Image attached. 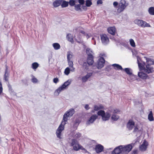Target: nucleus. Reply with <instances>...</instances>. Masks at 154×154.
Segmentation results:
<instances>
[{
	"instance_id": "f257e3e1",
	"label": "nucleus",
	"mask_w": 154,
	"mask_h": 154,
	"mask_svg": "<svg viewBox=\"0 0 154 154\" xmlns=\"http://www.w3.org/2000/svg\"><path fill=\"white\" fill-rule=\"evenodd\" d=\"M132 148L131 145L126 146H120L116 148L112 152V154H119L120 153L126 154L129 152Z\"/></svg>"
},
{
	"instance_id": "f03ea898",
	"label": "nucleus",
	"mask_w": 154,
	"mask_h": 154,
	"mask_svg": "<svg viewBox=\"0 0 154 154\" xmlns=\"http://www.w3.org/2000/svg\"><path fill=\"white\" fill-rule=\"evenodd\" d=\"M70 146L73 147L74 150L78 151L79 149L85 150V149L80 145L78 141L75 139H72L70 143Z\"/></svg>"
},
{
	"instance_id": "7ed1b4c3",
	"label": "nucleus",
	"mask_w": 154,
	"mask_h": 154,
	"mask_svg": "<svg viewBox=\"0 0 154 154\" xmlns=\"http://www.w3.org/2000/svg\"><path fill=\"white\" fill-rule=\"evenodd\" d=\"M71 83V82L69 80L65 82L60 87H59L54 92V94L55 95L58 96L60 93L65 89L66 87L69 85Z\"/></svg>"
},
{
	"instance_id": "20e7f679",
	"label": "nucleus",
	"mask_w": 154,
	"mask_h": 154,
	"mask_svg": "<svg viewBox=\"0 0 154 154\" xmlns=\"http://www.w3.org/2000/svg\"><path fill=\"white\" fill-rule=\"evenodd\" d=\"M66 124V123L65 122L62 121L57 130L56 132L57 136L60 139H62V137L61 136V132L64 130V125Z\"/></svg>"
},
{
	"instance_id": "39448f33",
	"label": "nucleus",
	"mask_w": 154,
	"mask_h": 154,
	"mask_svg": "<svg viewBox=\"0 0 154 154\" xmlns=\"http://www.w3.org/2000/svg\"><path fill=\"white\" fill-rule=\"evenodd\" d=\"M98 115L102 116V119L103 121H106L109 119L110 117V114L107 112L106 113L103 110H101L97 112Z\"/></svg>"
},
{
	"instance_id": "423d86ee",
	"label": "nucleus",
	"mask_w": 154,
	"mask_h": 154,
	"mask_svg": "<svg viewBox=\"0 0 154 154\" xmlns=\"http://www.w3.org/2000/svg\"><path fill=\"white\" fill-rule=\"evenodd\" d=\"M127 5H128L126 4V2L125 0H121L119 5L117 9L118 12L120 13L122 12Z\"/></svg>"
},
{
	"instance_id": "0eeeda50",
	"label": "nucleus",
	"mask_w": 154,
	"mask_h": 154,
	"mask_svg": "<svg viewBox=\"0 0 154 154\" xmlns=\"http://www.w3.org/2000/svg\"><path fill=\"white\" fill-rule=\"evenodd\" d=\"M74 110L73 109H71L66 112L63 116V122H66L68 120L67 118L69 116H72L74 114Z\"/></svg>"
},
{
	"instance_id": "6e6552de",
	"label": "nucleus",
	"mask_w": 154,
	"mask_h": 154,
	"mask_svg": "<svg viewBox=\"0 0 154 154\" xmlns=\"http://www.w3.org/2000/svg\"><path fill=\"white\" fill-rule=\"evenodd\" d=\"M100 37L102 43L103 44L106 45L109 43V38L106 34L101 35Z\"/></svg>"
},
{
	"instance_id": "1a4fd4ad",
	"label": "nucleus",
	"mask_w": 154,
	"mask_h": 154,
	"mask_svg": "<svg viewBox=\"0 0 154 154\" xmlns=\"http://www.w3.org/2000/svg\"><path fill=\"white\" fill-rule=\"evenodd\" d=\"M105 63V60L104 59L101 57L100 58L97 65V68L98 69H100L102 68L104 66Z\"/></svg>"
},
{
	"instance_id": "9d476101",
	"label": "nucleus",
	"mask_w": 154,
	"mask_h": 154,
	"mask_svg": "<svg viewBox=\"0 0 154 154\" xmlns=\"http://www.w3.org/2000/svg\"><path fill=\"white\" fill-rule=\"evenodd\" d=\"M97 117L98 116L96 115H92L87 122L86 124L87 125H89L93 123L95 120L97 118Z\"/></svg>"
},
{
	"instance_id": "9b49d317",
	"label": "nucleus",
	"mask_w": 154,
	"mask_h": 154,
	"mask_svg": "<svg viewBox=\"0 0 154 154\" xmlns=\"http://www.w3.org/2000/svg\"><path fill=\"white\" fill-rule=\"evenodd\" d=\"M143 70L144 72L148 74L152 73L154 71L153 68L149 65H146V68L144 67Z\"/></svg>"
},
{
	"instance_id": "f8f14e48",
	"label": "nucleus",
	"mask_w": 154,
	"mask_h": 154,
	"mask_svg": "<svg viewBox=\"0 0 154 154\" xmlns=\"http://www.w3.org/2000/svg\"><path fill=\"white\" fill-rule=\"evenodd\" d=\"M148 145V142L145 140H144L142 145L140 146V150L142 151H146Z\"/></svg>"
},
{
	"instance_id": "ddd939ff",
	"label": "nucleus",
	"mask_w": 154,
	"mask_h": 154,
	"mask_svg": "<svg viewBox=\"0 0 154 154\" xmlns=\"http://www.w3.org/2000/svg\"><path fill=\"white\" fill-rule=\"evenodd\" d=\"M103 146L100 144L96 145L95 146V150L97 153L101 152L103 151Z\"/></svg>"
},
{
	"instance_id": "4468645a",
	"label": "nucleus",
	"mask_w": 154,
	"mask_h": 154,
	"mask_svg": "<svg viewBox=\"0 0 154 154\" xmlns=\"http://www.w3.org/2000/svg\"><path fill=\"white\" fill-rule=\"evenodd\" d=\"M138 75L139 77L143 79H149V77L144 72H139L138 73Z\"/></svg>"
},
{
	"instance_id": "2eb2a0df",
	"label": "nucleus",
	"mask_w": 154,
	"mask_h": 154,
	"mask_svg": "<svg viewBox=\"0 0 154 154\" xmlns=\"http://www.w3.org/2000/svg\"><path fill=\"white\" fill-rule=\"evenodd\" d=\"M127 127L129 130H131L134 126V122L132 120H130L127 125Z\"/></svg>"
},
{
	"instance_id": "dca6fc26",
	"label": "nucleus",
	"mask_w": 154,
	"mask_h": 154,
	"mask_svg": "<svg viewBox=\"0 0 154 154\" xmlns=\"http://www.w3.org/2000/svg\"><path fill=\"white\" fill-rule=\"evenodd\" d=\"M63 0H56L53 3V6L55 8L59 6L61 4Z\"/></svg>"
},
{
	"instance_id": "f3484780",
	"label": "nucleus",
	"mask_w": 154,
	"mask_h": 154,
	"mask_svg": "<svg viewBox=\"0 0 154 154\" xmlns=\"http://www.w3.org/2000/svg\"><path fill=\"white\" fill-rule=\"evenodd\" d=\"M144 58L146 60V62L147 64V65H154V61L152 59L149 58H148L146 57H144Z\"/></svg>"
},
{
	"instance_id": "a211bd4d",
	"label": "nucleus",
	"mask_w": 154,
	"mask_h": 154,
	"mask_svg": "<svg viewBox=\"0 0 154 154\" xmlns=\"http://www.w3.org/2000/svg\"><path fill=\"white\" fill-rule=\"evenodd\" d=\"M108 32L112 35H114L116 32V28L115 27H112L108 28L107 29Z\"/></svg>"
},
{
	"instance_id": "6ab92c4d",
	"label": "nucleus",
	"mask_w": 154,
	"mask_h": 154,
	"mask_svg": "<svg viewBox=\"0 0 154 154\" xmlns=\"http://www.w3.org/2000/svg\"><path fill=\"white\" fill-rule=\"evenodd\" d=\"M92 74L91 73H88L86 75L82 77V80L83 82L87 81L88 79L91 76Z\"/></svg>"
},
{
	"instance_id": "aec40b11",
	"label": "nucleus",
	"mask_w": 154,
	"mask_h": 154,
	"mask_svg": "<svg viewBox=\"0 0 154 154\" xmlns=\"http://www.w3.org/2000/svg\"><path fill=\"white\" fill-rule=\"evenodd\" d=\"M93 59V56L91 55L90 57H88L87 60V63L90 65H92L94 62Z\"/></svg>"
},
{
	"instance_id": "412c9836",
	"label": "nucleus",
	"mask_w": 154,
	"mask_h": 154,
	"mask_svg": "<svg viewBox=\"0 0 154 154\" xmlns=\"http://www.w3.org/2000/svg\"><path fill=\"white\" fill-rule=\"evenodd\" d=\"M112 66L114 67V69H120L121 70H123L122 66L119 65V64H114L112 65Z\"/></svg>"
},
{
	"instance_id": "4be33fe9",
	"label": "nucleus",
	"mask_w": 154,
	"mask_h": 154,
	"mask_svg": "<svg viewBox=\"0 0 154 154\" xmlns=\"http://www.w3.org/2000/svg\"><path fill=\"white\" fill-rule=\"evenodd\" d=\"M94 107V110L95 111H98L103 108V107L101 105H95Z\"/></svg>"
},
{
	"instance_id": "5701e85b",
	"label": "nucleus",
	"mask_w": 154,
	"mask_h": 154,
	"mask_svg": "<svg viewBox=\"0 0 154 154\" xmlns=\"http://www.w3.org/2000/svg\"><path fill=\"white\" fill-rule=\"evenodd\" d=\"M143 21L142 20L136 19L134 21V22L135 24L141 27Z\"/></svg>"
},
{
	"instance_id": "b1692460",
	"label": "nucleus",
	"mask_w": 154,
	"mask_h": 154,
	"mask_svg": "<svg viewBox=\"0 0 154 154\" xmlns=\"http://www.w3.org/2000/svg\"><path fill=\"white\" fill-rule=\"evenodd\" d=\"M67 61L71 60L73 56L72 53L70 51H68L67 53Z\"/></svg>"
},
{
	"instance_id": "393cba45",
	"label": "nucleus",
	"mask_w": 154,
	"mask_h": 154,
	"mask_svg": "<svg viewBox=\"0 0 154 154\" xmlns=\"http://www.w3.org/2000/svg\"><path fill=\"white\" fill-rule=\"evenodd\" d=\"M148 119L150 121H152L154 120V118L153 116L152 112L150 111L148 116Z\"/></svg>"
},
{
	"instance_id": "a878e982",
	"label": "nucleus",
	"mask_w": 154,
	"mask_h": 154,
	"mask_svg": "<svg viewBox=\"0 0 154 154\" xmlns=\"http://www.w3.org/2000/svg\"><path fill=\"white\" fill-rule=\"evenodd\" d=\"M75 9L77 11H82V9L81 8V5L80 4L76 5H75Z\"/></svg>"
},
{
	"instance_id": "bb28decb",
	"label": "nucleus",
	"mask_w": 154,
	"mask_h": 154,
	"mask_svg": "<svg viewBox=\"0 0 154 154\" xmlns=\"http://www.w3.org/2000/svg\"><path fill=\"white\" fill-rule=\"evenodd\" d=\"M52 45L54 48L55 50H57L59 49L60 48V45L59 44L57 43H53Z\"/></svg>"
},
{
	"instance_id": "cd10ccee",
	"label": "nucleus",
	"mask_w": 154,
	"mask_h": 154,
	"mask_svg": "<svg viewBox=\"0 0 154 154\" xmlns=\"http://www.w3.org/2000/svg\"><path fill=\"white\" fill-rule=\"evenodd\" d=\"M86 53L88 57H90L91 55L93 56V53L91 50L89 48H87L86 50Z\"/></svg>"
},
{
	"instance_id": "c85d7f7f",
	"label": "nucleus",
	"mask_w": 154,
	"mask_h": 154,
	"mask_svg": "<svg viewBox=\"0 0 154 154\" xmlns=\"http://www.w3.org/2000/svg\"><path fill=\"white\" fill-rule=\"evenodd\" d=\"M68 40L72 43L73 42V37L71 34H68L66 36Z\"/></svg>"
},
{
	"instance_id": "c756f323",
	"label": "nucleus",
	"mask_w": 154,
	"mask_h": 154,
	"mask_svg": "<svg viewBox=\"0 0 154 154\" xmlns=\"http://www.w3.org/2000/svg\"><path fill=\"white\" fill-rule=\"evenodd\" d=\"M151 26L149 23H147L146 22L143 21L142 27L144 28L145 27H150Z\"/></svg>"
},
{
	"instance_id": "7c9ffc66",
	"label": "nucleus",
	"mask_w": 154,
	"mask_h": 154,
	"mask_svg": "<svg viewBox=\"0 0 154 154\" xmlns=\"http://www.w3.org/2000/svg\"><path fill=\"white\" fill-rule=\"evenodd\" d=\"M149 13L151 15H154V7H150L148 10Z\"/></svg>"
},
{
	"instance_id": "2f4dec72",
	"label": "nucleus",
	"mask_w": 154,
	"mask_h": 154,
	"mask_svg": "<svg viewBox=\"0 0 154 154\" xmlns=\"http://www.w3.org/2000/svg\"><path fill=\"white\" fill-rule=\"evenodd\" d=\"M61 4V6L62 8H65L67 7L69 3L68 2L63 1L62 2Z\"/></svg>"
},
{
	"instance_id": "473e14b6",
	"label": "nucleus",
	"mask_w": 154,
	"mask_h": 154,
	"mask_svg": "<svg viewBox=\"0 0 154 154\" xmlns=\"http://www.w3.org/2000/svg\"><path fill=\"white\" fill-rule=\"evenodd\" d=\"M90 65L88 63H87L86 62H84L83 64L82 67L83 69L86 70H87L88 69V67Z\"/></svg>"
},
{
	"instance_id": "72a5a7b5",
	"label": "nucleus",
	"mask_w": 154,
	"mask_h": 154,
	"mask_svg": "<svg viewBox=\"0 0 154 154\" xmlns=\"http://www.w3.org/2000/svg\"><path fill=\"white\" fill-rule=\"evenodd\" d=\"M119 116L114 114L112 115L111 117V119L114 121H116L119 119Z\"/></svg>"
},
{
	"instance_id": "f704fd0d",
	"label": "nucleus",
	"mask_w": 154,
	"mask_h": 154,
	"mask_svg": "<svg viewBox=\"0 0 154 154\" xmlns=\"http://www.w3.org/2000/svg\"><path fill=\"white\" fill-rule=\"evenodd\" d=\"M38 64L36 63L35 62L32 63V67L34 69H36L38 66Z\"/></svg>"
},
{
	"instance_id": "c9c22d12",
	"label": "nucleus",
	"mask_w": 154,
	"mask_h": 154,
	"mask_svg": "<svg viewBox=\"0 0 154 154\" xmlns=\"http://www.w3.org/2000/svg\"><path fill=\"white\" fill-rule=\"evenodd\" d=\"M8 67L6 65V69H5V80L6 81H7L8 80V74L7 73L8 72Z\"/></svg>"
},
{
	"instance_id": "e433bc0d",
	"label": "nucleus",
	"mask_w": 154,
	"mask_h": 154,
	"mask_svg": "<svg viewBox=\"0 0 154 154\" xmlns=\"http://www.w3.org/2000/svg\"><path fill=\"white\" fill-rule=\"evenodd\" d=\"M124 70L126 72L128 75H131L132 74V72L131 69L129 68H125L124 69Z\"/></svg>"
},
{
	"instance_id": "4c0bfd02",
	"label": "nucleus",
	"mask_w": 154,
	"mask_h": 154,
	"mask_svg": "<svg viewBox=\"0 0 154 154\" xmlns=\"http://www.w3.org/2000/svg\"><path fill=\"white\" fill-rule=\"evenodd\" d=\"M92 4V3L91 0H87L86 1L85 5L86 6L89 7H90Z\"/></svg>"
},
{
	"instance_id": "58836bf2",
	"label": "nucleus",
	"mask_w": 154,
	"mask_h": 154,
	"mask_svg": "<svg viewBox=\"0 0 154 154\" xmlns=\"http://www.w3.org/2000/svg\"><path fill=\"white\" fill-rule=\"evenodd\" d=\"M70 70L69 67H67L65 70L64 73L66 75H68L70 73Z\"/></svg>"
},
{
	"instance_id": "ea45409f",
	"label": "nucleus",
	"mask_w": 154,
	"mask_h": 154,
	"mask_svg": "<svg viewBox=\"0 0 154 154\" xmlns=\"http://www.w3.org/2000/svg\"><path fill=\"white\" fill-rule=\"evenodd\" d=\"M131 46L133 47H135V43L132 39H130L129 40Z\"/></svg>"
},
{
	"instance_id": "a19ab883",
	"label": "nucleus",
	"mask_w": 154,
	"mask_h": 154,
	"mask_svg": "<svg viewBox=\"0 0 154 154\" xmlns=\"http://www.w3.org/2000/svg\"><path fill=\"white\" fill-rule=\"evenodd\" d=\"M68 3L69 5L71 6H75V2L74 0H70L69 2H68Z\"/></svg>"
},
{
	"instance_id": "79ce46f5",
	"label": "nucleus",
	"mask_w": 154,
	"mask_h": 154,
	"mask_svg": "<svg viewBox=\"0 0 154 154\" xmlns=\"http://www.w3.org/2000/svg\"><path fill=\"white\" fill-rule=\"evenodd\" d=\"M137 63L138 64V66L139 67V68L140 69H144V67H143V66L142 64H141L140 63L139 61V60L137 59Z\"/></svg>"
},
{
	"instance_id": "37998d69",
	"label": "nucleus",
	"mask_w": 154,
	"mask_h": 154,
	"mask_svg": "<svg viewBox=\"0 0 154 154\" xmlns=\"http://www.w3.org/2000/svg\"><path fill=\"white\" fill-rule=\"evenodd\" d=\"M68 61V65L69 66V67H70L71 66H72V65H73V62L71 61V60H70V61Z\"/></svg>"
},
{
	"instance_id": "c03bdc74",
	"label": "nucleus",
	"mask_w": 154,
	"mask_h": 154,
	"mask_svg": "<svg viewBox=\"0 0 154 154\" xmlns=\"http://www.w3.org/2000/svg\"><path fill=\"white\" fill-rule=\"evenodd\" d=\"M69 69L70 70V71L72 72H74L75 71V68L73 66V65H72V66H71L70 67H69Z\"/></svg>"
},
{
	"instance_id": "a18cd8bd",
	"label": "nucleus",
	"mask_w": 154,
	"mask_h": 154,
	"mask_svg": "<svg viewBox=\"0 0 154 154\" xmlns=\"http://www.w3.org/2000/svg\"><path fill=\"white\" fill-rule=\"evenodd\" d=\"M81 136V134L80 133H77L75 135V137L76 138H78L80 137Z\"/></svg>"
},
{
	"instance_id": "49530a36",
	"label": "nucleus",
	"mask_w": 154,
	"mask_h": 154,
	"mask_svg": "<svg viewBox=\"0 0 154 154\" xmlns=\"http://www.w3.org/2000/svg\"><path fill=\"white\" fill-rule=\"evenodd\" d=\"M32 81L33 83H36L38 82V80L35 77H33L32 79Z\"/></svg>"
},
{
	"instance_id": "de8ad7c7",
	"label": "nucleus",
	"mask_w": 154,
	"mask_h": 154,
	"mask_svg": "<svg viewBox=\"0 0 154 154\" xmlns=\"http://www.w3.org/2000/svg\"><path fill=\"white\" fill-rule=\"evenodd\" d=\"M59 80L58 78H54L53 79V82L55 83H57L59 82Z\"/></svg>"
},
{
	"instance_id": "09e8293b",
	"label": "nucleus",
	"mask_w": 154,
	"mask_h": 154,
	"mask_svg": "<svg viewBox=\"0 0 154 154\" xmlns=\"http://www.w3.org/2000/svg\"><path fill=\"white\" fill-rule=\"evenodd\" d=\"M79 2L81 5H83L85 3L84 0H79Z\"/></svg>"
},
{
	"instance_id": "8fccbe9b",
	"label": "nucleus",
	"mask_w": 154,
	"mask_h": 154,
	"mask_svg": "<svg viewBox=\"0 0 154 154\" xmlns=\"http://www.w3.org/2000/svg\"><path fill=\"white\" fill-rule=\"evenodd\" d=\"M2 85L1 83L0 82V94L2 93Z\"/></svg>"
},
{
	"instance_id": "3c124183",
	"label": "nucleus",
	"mask_w": 154,
	"mask_h": 154,
	"mask_svg": "<svg viewBox=\"0 0 154 154\" xmlns=\"http://www.w3.org/2000/svg\"><path fill=\"white\" fill-rule=\"evenodd\" d=\"M138 131V128L137 127H136L134 129L133 132L134 133L137 132Z\"/></svg>"
},
{
	"instance_id": "603ef678",
	"label": "nucleus",
	"mask_w": 154,
	"mask_h": 154,
	"mask_svg": "<svg viewBox=\"0 0 154 154\" xmlns=\"http://www.w3.org/2000/svg\"><path fill=\"white\" fill-rule=\"evenodd\" d=\"M113 5L115 7L117 6L118 5V3L116 2H113Z\"/></svg>"
},
{
	"instance_id": "864d4df0",
	"label": "nucleus",
	"mask_w": 154,
	"mask_h": 154,
	"mask_svg": "<svg viewBox=\"0 0 154 154\" xmlns=\"http://www.w3.org/2000/svg\"><path fill=\"white\" fill-rule=\"evenodd\" d=\"M102 0H98L97 2V3L98 4H102L103 3Z\"/></svg>"
},
{
	"instance_id": "5fc2aeb1",
	"label": "nucleus",
	"mask_w": 154,
	"mask_h": 154,
	"mask_svg": "<svg viewBox=\"0 0 154 154\" xmlns=\"http://www.w3.org/2000/svg\"><path fill=\"white\" fill-rule=\"evenodd\" d=\"M85 108L87 110L88 109H89V106L88 104H86L85 106Z\"/></svg>"
},
{
	"instance_id": "6e6d98bb",
	"label": "nucleus",
	"mask_w": 154,
	"mask_h": 154,
	"mask_svg": "<svg viewBox=\"0 0 154 154\" xmlns=\"http://www.w3.org/2000/svg\"><path fill=\"white\" fill-rule=\"evenodd\" d=\"M91 35H89L88 34L86 33L85 34V35H86V37L87 39L89 38L90 37Z\"/></svg>"
},
{
	"instance_id": "4d7b16f0",
	"label": "nucleus",
	"mask_w": 154,
	"mask_h": 154,
	"mask_svg": "<svg viewBox=\"0 0 154 154\" xmlns=\"http://www.w3.org/2000/svg\"><path fill=\"white\" fill-rule=\"evenodd\" d=\"M87 6H83L82 7V8L84 10H86L87 9V8L86 7Z\"/></svg>"
},
{
	"instance_id": "13d9d810",
	"label": "nucleus",
	"mask_w": 154,
	"mask_h": 154,
	"mask_svg": "<svg viewBox=\"0 0 154 154\" xmlns=\"http://www.w3.org/2000/svg\"><path fill=\"white\" fill-rule=\"evenodd\" d=\"M80 32L82 34H84L85 35V34H86L84 31L81 30L80 31Z\"/></svg>"
},
{
	"instance_id": "bf43d9fd",
	"label": "nucleus",
	"mask_w": 154,
	"mask_h": 154,
	"mask_svg": "<svg viewBox=\"0 0 154 154\" xmlns=\"http://www.w3.org/2000/svg\"><path fill=\"white\" fill-rule=\"evenodd\" d=\"M95 44H96V42H94V45H95Z\"/></svg>"
},
{
	"instance_id": "052dcab7",
	"label": "nucleus",
	"mask_w": 154,
	"mask_h": 154,
	"mask_svg": "<svg viewBox=\"0 0 154 154\" xmlns=\"http://www.w3.org/2000/svg\"><path fill=\"white\" fill-rule=\"evenodd\" d=\"M94 39V38H92V39H93V40Z\"/></svg>"
}]
</instances>
